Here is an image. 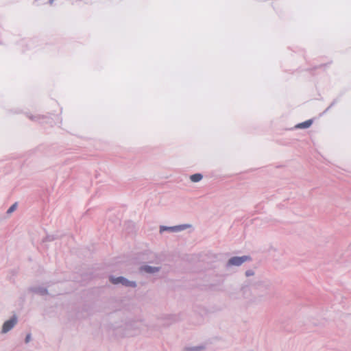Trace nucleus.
<instances>
[{
    "label": "nucleus",
    "mask_w": 351,
    "mask_h": 351,
    "mask_svg": "<svg viewBox=\"0 0 351 351\" xmlns=\"http://www.w3.org/2000/svg\"><path fill=\"white\" fill-rule=\"evenodd\" d=\"M192 227V225L186 223V224H182L175 226H160L159 228V232L160 234H162L165 231H167L169 232H178L181 231H184L186 229L191 228Z\"/></svg>",
    "instance_id": "nucleus-5"
},
{
    "label": "nucleus",
    "mask_w": 351,
    "mask_h": 351,
    "mask_svg": "<svg viewBox=\"0 0 351 351\" xmlns=\"http://www.w3.org/2000/svg\"><path fill=\"white\" fill-rule=\"evenodd\" d=\"M206 348L204 345H198L195 346H188L185 347L183 351H203Z\"/></svg>",
    "instance_id": "nucleus-7"
},
{
    "label": "nucleus",
    "mask_w": 351,
    "mask_h": 351,
    "mask_svg": "<svg viewBox=\"0 0 351 351\" xmlns=\"http://www.w3.org/2000/svg\"><path fill=\"white\" fill-rule=\"evenodd\" d=\"M32 339V337H31V335L30 334H28L26 335L25 337V342L26 343H29Z\"/></svg>",
    "instance_id": "nucleus-12"
},
{
    "label": "nucleus",
    "mask_w": 351,
    "mask_h": 351,
    "mask_svg": "<svg viewBox=\"0 0 351 351\" xmlns=\"http://www.w3.org/2000/svg\"><path fill=\"white\" fill-rule=\"evenodd\" d=\"M109 280L113 285H122L123 286L126 287L135 288L137 286L136 282L135 281L130 280L123 276L117 277L114 276H110L109 277Z\"/></svg>",
    "instance_id": "nucleus-4"
},
{
    "label": "nucleus",
    "mask_w": 351,
    "mask_h": 351,
    "mask_svg": "<svg viewBox=\"0 0 351 351\" xmlns=\"http://www.w3.org/2000/svg\"><path fill=\"white\" fill-rule=\"evenodd\" d=\"M312 123H313L312 120L310 119V120L306 121L303 123L296 125L295 128H299V129L308 128L312 125Z\"/></svg>",
    "instance_id": "nucleus-8"
},
{
    "label": "nucleus",
    "mask_w": 351,
    "mask_h": 351,
    "mask_svg": "<svg viewBox=\"0 0 351 351\" xmlns=\"http://www.w3.org/2000/svg\"><path fill=\"white\" fill-rule=\"evenodd\" d=\"M49 287L50 285L49 282L35 284L30 286L28 290L32 294L45 297L51 295Z\"/></svg>",
    "instance_id": "nucleus-2"
},
{
    "label": "nucleus",
    "mask_w": 351,
    "mask_h": 351,
    "mask_svg": "<svg viewBox=\"0 0 351 351\" xmlns=\"http://www.w3.org/2000/svg\"><path fill=\"white\" fill-rule=\"evenodd\" d=\"M162 256L159 254H153L149 261L143 263L138 267V272L147 277L158 278L165 274L162 264Z\"/></svg>",
    "instance_id": "nucleus-1"
},
{
    "label": "nucleus",
    "mask_w": 351,
    "mask_h": 351,
    "mask_svg": "<svg viewBox=\"0 0 351 351\" xmlns=\"http://www.w3.org/2000/svg\"><path fill=\"white\" fill-rule=\"evenodd\" d=\"M16 207H17L16 203H14V204H12L7 210V214L10 215L11 213H12L16 209Z\"/></svg>",
    "instance_id": "nucleus-11"
},
{
    "label": "nucleus",
    "mask_w": 351,
    "mask_h": 351,
    "mask_svg": "<svg viewBox=\"0 0 351 351\" xmlns=\"http://www.w3.org/2000/svg\"><path fill=\"white\" fill-rule=\"evenodd\" d=\"M255 271L252 269H248L245 271V276L247 278H251L254 276Z\"/></svg>",
    "instance_id": "nucleus-10"
},
{
    "label": "nucleus",
    "mask_w": 351,
    "mask_h": 351,
    "mask_svg": "<svg viewBox=\"0 0 351 351\" xmlns=\"http://www.w3.org/2000/svg\"><path fill=\"white\" fill-rule=\"evenodd\" d=\"M203 176L200 173H195L190 177V180L193 182H197L202 179Z\"/></svg>",
    "instance_id": "nucleus-9"
},
{
    "label": "nucleus",
    "mask_w": 351,
    "mask_h": 351,
    "mask_svg": "<svg viewBox=\"0 0 351 351\" xmlns=\"http://www.w3.org/2000/svg\"><path fill=\"white\" fill-rule=\"evenodd\" d=\"M49 1H50V3H52L53 0H49Z\"/></svg>",
    "instance_id": "nucleus-13"
},
{
    "label": "nucleus",
    "mask_w": 351,
    "mask_h": 351,
    "mask_svg": "<svg viewBox=\"0 0 351 351\" xmlns=\"http://www.w3.org/2000/svg\"><path fill=\"white\" fill-rule=\"evenodd\" d=\"M18 322V318L16 316L14 315L12 317H10L9 319L5 321L3 324H2L1 328V335H5L10 331H11L15 326L17 324Z\"/></svg>",
    "instance_id": "nucleus-6"
},
{
    "label": "nucleus",
    "mask_w": 351,
    "mask_h": 351,
    "mask_svg": "<svg viewBox=\"0 0 351 351\" xmlns=\"http://www.w3.org/2000/svg\"><path fill=\"white\" fill-rule=\"evenodd\" d=\"M265 287L267 289L269 287V285H265Z\"/></svg>",
    "instance_id": "nucleus-14"
},
{
    "label": "nucleus",
    "mask_w": 351,
    "mask_h": 351,
    "mask_svg": "<svg viewBox=\"0 0 351 351\" xmlns=\"http://www.w3.org/2000/svg\"><path fill=\"white\" fill-rule=\"evenodd\" d=\"M250 261L251 258L249 256H232L228 259L225 264V267L228 270H230L234 267H239L245 263Z\"/></svg>",
    "instance_id": "nucleus-3"
}]
</instances>
